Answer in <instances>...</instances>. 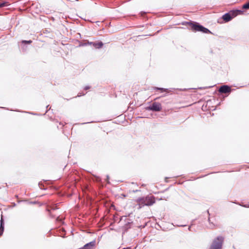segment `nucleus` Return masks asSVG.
I'll list each match as a JSON object with an SVG mask.
<instances>
[{
    "instance_id": "nucleus-1",
    "label": "nucleus",
    "mask_w": 249,
    "mask_h": 249,
    "mask_svg": "<svg viewBox=\"0 0 249 249\" xmlns=\"http://www.w3.org/2000/svg\"><path fill=\"white\" fill-rule=\"evenodd\" d=\"M223 241V238L222 237H218L213 241L210 249H221Z\"/></svg>"
},
{
    "instance_id": "nucleus-2",
    "label": "nucleus",
    "mask_w": 249,
    "mask_h": 249,
    "mask_svg": "<svg viewBox=\"0 0 249 249\" xmlns=\"http://www.w3.org/2000/svg\"><path fill=\"white\" fill-rule=\"evenodd\" d=\"M138 202L143 203L145 205H152L155 203L154 198L152 196H147L145 198H141L138 199Z\"/></svg>"
},
{
    "instance_id": "nucleus-3",
    "label": "nucleus",
    "mask_w": 249,
    "mask_h": 249,
    "mask_svg": "<svg viewBox=\"0 0 249 249\" xmlns=\"http://www.w3.org/2000/svg\"><path fill=\"white\" fill-rule=\"evenodd\" d=\"M191 25H192V28L194 30L197 31H201V32H202L205 33H207L210 32L208 29L205 28L204 27H203L202 26L198 25L196 23H194V24L192 23Z\"/></svg>"
},
{
    "instance_id": "nucleus-4",
    "label": "nucleus",
    "mask_w": 249,
    "mask_h": 249,
    "mask_svg": "<svg viewBox=\"0 0 249 249\" xmlns=\"http://www.w3.org/2000/svg\"><path fill=\"white\" fill-rule=\"evenodd\" d=\"M146 109L152 111H159L161 109V106L160 103L155 102L152 105L147 107Z\"/></svg>"
},
{
    "instance_id": "nucleus-5",
    "label": "nucleus",
    "mask_w": 249,
    "mask_h": 249,
    "mask_svg": "<svg viewBox=\"0 0 249 249\" xmlns=\"http://www.w3.org/2000/svg\"><path fill=\"white\" fill-rule=\"evenodd\" d=\"M219 91L221 93H225L230 92L231 91V88L226 85L222 86L219 88Z\"/></svg>"
},
{
    "instance_id": "nucleus-6",
    "label": "nucleus",
    "mask_w": 249,
    "mask_h": 249,
    "mask_svg": "<svg viewBox=\"0 0 249 249\" xmlns=\"http://www.w3.org/2000/svg\"><path fill=\"white\" fill-rule=\"evenodd\" d=\"M232 18L230 14H225L223 16V19L226 22L230 21Z\"/></svg>"
},
{
    "instance_id": "nucleus-7",
    "label": "nucleus",
    "mask_w": 249,
    "mask_h": 249,
    "mask_svg": "<svg viewBox=\"0 0 249 249\" xmlns=\"http://www.w3.org/2000/svg\"><path fill=\"white\" fill-rule=\"evenodd\" d=\"M94 245V242H90L85 245L82 249H91V248L93 247Z\"/></svg>"
},
{
    "instance_id": "nucleus-8",
    "label": "nucleus",
    "mask_w": 249,
    "mask_h": 249,
    "mask_svg": "<svg viewBox=\"0 0 249 249\" xmlns=\"http://www.w3.org/2000/svg\"><path fill=\"white\" fill-rule=\"evenodd\" d=\"M3 221L2 219V217H1L0 219V236L3 233L4 230V226H3Z\"/></svg>"
},
{
    "instance_id": "nucleus-9",
    "label": "nucleus",
    "mask_w": 249,
    "mask_h": 249,
    "mask_svg": "<svg viewBox=\"0 0 249 249\" xmlns=\"http://www.w3.org/2000/svg\"><path fill=\"white\" fill-rule=\"evenodd\" d=\"M103 44L102 42H100L97 43H93V45L96 48H100L102 47Z\"/></svg>"
},
{
    "instance_id": "nucleus-10",
    "label": "nucleus",
    "mask_w": 249,
    "mask_h": 249,
    "mask_svg": "<svg viewBox=\"0 0 249 249\" xmlns=\"http://www.w3.org/2000/svg\"><path fill=\"white\" fill-rule=\"evenodd\" d=\"M243 8L244 9H249V2L245 4L243 6Z\"/></svg>"
},
{
    "instance_id": "nucleus-11",
    "label": "nucleus",
    "mask_w": 249,
    "mask_h": 249,
    "mask_svg": "<svg viewBox=\"0 0 249 249\" xmlns=\"http://www.w3.org/2000/svg\"><path fill=\"white\" fill-rule=\"evenodd\" d=\"M5 5V4L4 3H0V7H3Z\"/></svg>"
},
{
    "instance_id": "nucleus-12",
    "label": "nucleus",
    "mask_w": 249,
    "mask_h": 249,
    "mask_svg": "<svg viewBox=\"0 0 249 249\" xmlns=\"http://www.w3.org/2000/svg\"><path fill=\"white\" fill-rule=\"evenodd\" d=\"M23 42H27L28 43H30L31 42V41H23Z\"/></svg>"
},
{
    "instance_id": "nucleus-13",
    "label": "nucleus",
    "mask_w": 249,
    "mask_h": 249,
    "mask_svg": "<svg viewBox=\"0 0 249 249\" xmlns=\"http://www.w3.org/2000/svg\"><path fill=\"white\" fill-rule=\"evenodd\" d=\"M158 89H160L162 91H165L166 90V89H160V88H158Z\"/></svg>"
},
{
    "instance_id": "nucleus-14",
    "label": "nucleus",
    "mask_w": 249,
    "mask_h": 249,
    "mask_svg": "<svg viewBox=\"0 0 249 249\" xmlns=\"http://www.w3.org/2000/svg\"><path fill=\"white\" fill-rule=\"evenodd\" d=\"M236 12L238 13H241L242 12L241 11H240V10H237Z\"/></svg>"
},
{
    "instance_id": "nucleus-15",
    "label": "nucleus",
    "mask_w": 249,
    "mask_h": 249,
    "mask_svg": "<svg viewBox=\"0 0 249 249\" xmlns=\"http://www.w3.org/2000/svg\"><path fill=\"white\" fill-rule=\"evenodd\" d=\"M89 87H85V89H89Z\"/></svg>"
}]
</instances>
